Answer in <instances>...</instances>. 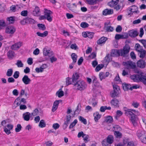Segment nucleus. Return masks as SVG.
Masks as SVG:
<instances>
[{
    "mask_svg": "<svg viewBox=\"0 0 146 146\" xmlns=\"http://www.w3.org/2000/svg\"><path fill=\"white\" fill-rule=\"evenodd\" d=\"M25 20V22L27 23L32 24H34L35 23V21L34 19L29 17H27Z\"/></svg>",
    "mask_w": 146,
    "mask_h": 146,
    "instance_id": "27",
    "label": "nucleus"
},
{
    "mask_svg": "<svg viewBox=\"0 0 146 146\" xmlns=\"http://www.w3.org/2000/svg\"><path fill=\"white\" fill-rule=\"evenodd\" d=\"M43 54L44 56H47L48 55L49 57L53 55V52L50 50L46 48H43Z\"/></svg>",
    "mask_w": 146,
    "mask_h": 146,
    "instance_id": "12",
    "label": "nucleus"
},
{
    "mask_svg": "<svg viewBox=\"0 0 146 146\" xmlns=\"http://www.w3.org/2000/svg\"><path fill=\"white\" fill-rule=\"evenodd\" d=\"M31 113L29 112H26L23 115V117L24 119L26 121H29L30 119Z\"/></svg>",
    "mask_w": 146,
    "mask_h": 146,
    "instance_id": "21",
    "label": "nucleus"
},
{
    "mask_svg": "<svg viewBox=\"0 0 146 146\" xmlns=\"http://www.w3.org/2000/svg\"><path fill=\"white\" fill-rule=\"evenodd\" d=\"M39 12L40 9L38 7H36L33 11L34 13L35 14V13L36 15H37L38 14Z\"/></svg>",
    "mask_w": 146,
    "mask_h": 146,
    "instance_id": "56",
    "label": "nucleus"
},
{
    "mask_svg": "<svg viewBox=\"0 0 146 146\" xmlns=\"http://www.w3.org/2000/svg\"><path fill=\"white\" fill-rule=\"evenodd\" d=\"M119 2V0H111V1L108 3L109 6L111 7H113L117 5Z\"/></svg>",
    "mask_w": 146,
    "mask_h": 146,
    "instance_id": "22",
    "label": "nucleus"
},
{
    "mask_svg": "<svg viewBox=\"0 0 146 146\" xmlns=\"http://www.w3.org/2000/svg\"><path fill=\"white\" fill-rule=\"evenodd\" d=\"M111 55L112 56L118 57L120 56L119 50L114 49L111 50Z\"/></svg>",
    "mask_w": 146,
    "mask_h": 146,
    "instance_id": "14",
    "label": "nucleus"
},
{
    "mask_svg": "<svg viewBox=\"0 0 146 146\" xmlns=\"http://www.w3.org/2000/svg\"><path fill=\"white\" fill-rule=\"evenodd\" d=\"M123 89L125 90H127L129 89L131 90V85L129 84L123 83Z\"/></svg>",
    "mask_w": 146,
    "mask_h": 146,
    "instance_id": "33",
    "label": "nucleus"
},
{
    "mask_svg": "<svg viewBox=\"0 0 146 146\" xmlns=\"http://www.w3.org/2000/svg\"><path fill=\"white\" fill-rule=\"evenodd\" d=\"M78 121L77 119H75L74 121L70 124V125L69 128L70 129L72 128L73 127L75 126V125L77 123Z\"/></svg>",
    "mask_w": 146,
    "mask_h": 146,
    "instance_id": "43",
    "label": "nucleus"
},
{
    "mask_svg": "<svg viewBox=\"0 0 146 146\" xmlns=\"http://www.w3.org/2000/svg\"><path fill=\"white\" fill-rule=\"evenodd\" d=\"M92 78L93 80L92 82L94 86H99L100 83L97 80V78L95 76H93L92 77Z\"/></svg>",
    "mask_w": 146,
    "mask_h": 146,
    "instance_id": "26",
    "label": "nucleus"
},
{
    "mask_svg": "<svg viewBox=\"0 0 146 146\" xmlns=\"http://www.w3.org/2000/svg\"><path fill=\"white\" fill-rule=\"evenodd\" d=\"M131 105L134 108H137L139 106V104L137 102H133L132 103Z\"/></svg>",
    "mask_w": 146,
    "mask_h": 146,
    "instance_id": "59",
    "label": "nucleus"
},
{
    "mask_svg": "<svg viewBox=\"0 0 146 146\" xmlns=\"http://www.w3.org/2000/svg\"><path fill=\"white\" fill-rule=\"evenodd\" d=\"M93 115L94 117V119L95 121L97 122L98 120L100 118V115L99 114V113L98 112H96L94 113Z\"/></svg>",
    "mask_w": 146,
    "mask_h": 146,
    "instance_id": "31",
    "label": "nucleus"
},
{
    "mask_svg": "<svg viewBox=\"0 0 146 146\" xmlns=\"http://www.w3.org/2000/svg\"><path fill=\"white\" fill-rule=\"evenodd\" d=\"M81 105L80 104H78L77 107L76 109L74 111L75 114H78L79 113L81 110Z\"/></svg>",
    "mask_w": 146,
    "mask_h": 146,
    "instance_id": "35",
    "label": "nucleus"
},
{
    "mask_svg": "<svg viewBox=\"0 0 146 146\" xmlns=\"http://www.w3.org/2000/svg\"><path fill=\"white\" fill-rule=\"evenodd\" d=\"M73 84L77 88L78 90L80 91L84 90L87 87L86 82L81 80H79Z\"/></svg>",
    "mask_w": 146,
    "mask_h": 146,
    "instance_id": "4",
    "label": "nucleus"
},
{
    "mask_svg": "<svg viewBox=\"0 0 146 146\" xmlns=\"http://www.w3.org/2000/svg\"><path fill=\"white\" fill-rule=\"evenodd\" d=\"M52 14V12L50 10L46 9H44V15L47 19L49 22H51L52 21V18L50 15Z\"/></svg>",
    "mask_w": 146,
    "mask_h": 146,
    "instance_id": "7",
    "label": "nucleus"
},
{
    "mask_svg": "<svg viewBox=\"0 0 146 146\" xmlns=\"http://www.w3.org/2000/svg\"><path fill=\"white\" fill-rule=\"evenodd\" d=\"M16 65L17 66L18 68L22 67L23 66V63L20 60H17Z\"/></svg>",
    "mask_w": 146,
    "mask_h": 146,
    "instance_id": "42",
    "label": "nucleus"
},
{
    "mask_svg": "<svg viewBox=\"0 0 146 146\" xmlns=\"http://www.w3.org/2000/svg\"><path fill=\"white\" fill-rule=\"evenodd\" d=\"M129 36L131 37H135L138 34V32L136 30H132L129 32Z\"/></svg>",
    "mask_w": 146,
    "mask_h": 146,
    "instance_id": "20",
    "label": "nucleus"
},
{
    "mask_svg": "<svg viewBox=\"0 0 146 146\" xmlns=\"http://www.w3.org/2000/svg\"><path fill=\"white\" fill-rule=\"evenodd\" d=\"M130 50L129 45L126 44L122 49H119L120 56L126 57L128 56Z\"/></svg>",
    "mask_w": 146,
    "mask_h": 146,
    "instance_id": "3",
    "label": "nucleus"
},
{
    "mask_svg": "<svg viewBox=\"0 0 146 146\" xmlns=\"http://www.w3.org/2000/svg\"><path fill=\"white\" fill-rule=\"evenodd\" d=\"M22 81L25 84L28 85L30 83L31 80L27 75H25L23 78Z\"/></svg>",
    "mask_w": 146,
    "mask_h": 146,
    "instance_id": "13",
    "label": "nucleus"
},
{
    "mask_svg": "<svg viewBox=\"0 0 146 146\" xmlns=\"http://www.w3.org/2000/svg\"><path fill=\"white\" fill-rule=\"evenodd\" d=\"M19 72L18 71H15L14 73L13 77L14 78L17 79L19 76Z\"/></svg>",
    "mask_w": 146,
    "mask_h": 146,
    "instance_id": "58",
    "label": "nucleus"
},
{
    "mask_svg": "<svg viewBox=\"0 0 146 146\" xmlns=\"http://www.w3.org/2000/svg\"><path fill=\"white\" fill-rule=\"evenodd\" d=\"M39 52V50L38 48H36L34 51L33 54L34 55H38Z\"/></svg>",
    "mask_w": 146,
    "mask_h": 146,
    "instance_id": "64",
    "label": "nucleus"
},
{
    "mask_svg": "<svg viewBox=\"0 0 146 146\" xmlns=\"http://www.w3.org/2000/svg\"><path fill=\"white\" fill-rule=\"evenodd\" d=\"M13 70L12 69L10 68L7 70L6 75L8 76H11L12 74Z\"/></svg>",
    "mask_w": 146,
    "mask_h": 146,
    "instance_id": "44",
    "label": "nucleus"
},
{
    "mask_svg": "<svg viewBox=\"0 0 146 146\" xmlns=\"http://www.w3.org/2000/svg\"><path fill=\"white\" fill-rule=\"evenodd\" d=\"M13 126L12 124H8L7 126H4V131L7 134L9 135L11 133L10 130L13 129Z\"/></svg>",
    "mask_w": 146,
    "mask_h": 146,
    "instance_id": "8",
    "label": "nucleus"
},
{
    "mask_svg": "<svg viewBox=\"0 0 146 146\" xmlns=\"http://www.w3.org/2000/svg\"><path fill=\"white\" fill-rule=\"evenodd\" d=\"M108 38L106 37H102L101 38L97 41V43L99 44H104L106 41L107 40Z\"/></svg>",
    "mask_w": 146,
    "mask_h": 146,
    "instance_id": "23",
    "label": "nucleus"
},
{
    "mask_svg": "<svg viewBox=\"0 0 146 146\" xmlns=\"http://www.w3.org/2000/svg\"><path fill=\"white\" fill-rule=\"evenodd\" d=\"M88 24L86 22H82L80 24V26L84 28L88 27Z\"/></svg>",
    "mask_w": 146,
    "mask_h": 146,
    "instance_id": "51",
    "label": "nucleus"
},
{
    "mask_svg": "<svg viewBox=\"0 0 146 146\" xmlns=\"http://www.w3.org/2000/svg\"><path fill=\"white\" fill-rule=\"evenodd\" d=\"M106 121L108 123H111L112 122V117L110 116H109L107 117L106 119Z\"/></svg>",
    "mask_w": 146,
    "mask_h": 146,
    "instance_id": "48",
    "label": "nucleus"
},
{
    "mask_svg": "<svg viewBox=\"0 0 146 146\" xmlns=\"http://www.w3.org/2000/svg\"><path fill=\"white\" fill-rule=\"evenodd\" d=\"M88 3L90 5H93L96 2V0H86Z\"/></svg>",
    "mask_w": 146,
    "mask_h": 146,
    "instance_id": "55",
    "label": "nucleus"
},
{
    "mask_svg": "<svg viewBox=\"0 0 146 146\" xmlns=\"http://www.w3.org/2000/svg\"><path fill=\"white\" fill-rule=\"evenodd\" d=\"M109 74V73L108 72H106L105 73L103 72H100L99 74L100 80L102 81L103 79H105L108 76Z\"/></svg>",
    "mask_w": 146,
    "mask_h": 146,
    "instance_id": "15",
    "label": "nucleus"
},
{
    "mask_svg": "<svg viewBox=\"0 0 146 146\" xmlns=\"http://www.w3.org/2000/svg\"><path fill=\"white\" fill-rule=\"evenodd\" d=\"M143 73L141 72L139 74H134L130 76V78L136 82H141L146 85V76L143 75Z\"/></svg>",
    "mask_w": 146,
    "mask_h": 146,
    "instance_id": "1",
    "label": "nucleus"
},
{
    "mask_svg": "<svg viewBox=\"0 0 146 146\" xmlns=\"http://www.w3.org/2000/svg\"><path fill=\"white\" fill-rule=\"evenodd\" d=\"M96 54L95 52H92V54L89 56V57L91 59H93L96 57Z\"/></svg>",
    "mask_w": 146,
    "mask_h": 146,
    "instance_id": "53",
    "label": "nucleus"
},
{
    "mask_svg": "<svg viewBox=\"0 0 146 146\" xmlns=\"http://www.w3.org/2000/svg\"><path fill=\"white\" fill-rule=\"evenodd\" d=\"M16 31L15 29L13 26H8L6 28V33L9 34H13Z\"/></svg>",
    "mask_w": 146,
    "mask_h": 146,
    "instance_id": "9",
    "label": "nucleus"
},
{
    "mask_svg": "<svg viewBox=\"0 0 146 146\" xmlns=\"http://www.w3.org/2000/svg\"><path fill=\"white\" fill-rule=\"evenodd\" d=\"M38 26L40 29H42V30H45L46 27L43 24H38Z\"/></svg>",
    "mask_w": 146,
    "mask_h": 146,
    "instance_id": "52",
    "label": "nucleus"
},
{
    "mask_svg": "<svg viewBox=\"0 0 146 146\" xmlns=\"http://www.w3.org/2000/svg\"><path fill=\"white\" fill-rule=\"evenodd\" d=\"M110 22H105L104 24L105 29L108 32L113 31V28L110 25Z\"/></svg>",
    "mask_w": 146,
    "mask_h": 146,
    "instance_id": "11",
    "label": "nucleus"
},
{
    "mask_svg": "<svg viewBox=\"0 0 146 146\" xmlns=\"http://www.w3.org/2000/svg\"><path fill=\"white\" fill-rule=\"evenodd\" d=\"M61 90V89H60L56 93V95L59 98H61L64 95V92L62 90L60 91Z\"/></svg>",
    "mask_w": 146,
    "mask_h": 146,
    "instance_id": "38",
    "label": "nucleus"
},
{
    "mask_svg": "<svg viewBox=\"0 0 146 146\" xmlns=\"http://www.w3.org/2000/svg\"><path fill=\"white\" fill-rule=\"evenodd\" d=\"M21 46L20 42L17 43L13 45L11 47V48L13 50H16L19 49Z\"/></svg>",
    "mask_w": 146,
    "mask_h": 146,
    "instance_id": "24",
    "label": "nucleus"
},
{
    "mask_svg": "<svg viewBox=\"0 0 146 146\" xmlns=\"http://www.w3.org/2000/svg\"><path fill=\"white\" fill-rule=\"evenodd\" d=\"M72 58L73 60V63H75L77 61V56L74 53H73L71 54Z\"/></svg>",
    "mask_w": 146,
    "mask_h": 146,
    "instance_id": "36",
    "label": "nucleus"
},
{
    "mask_svg": "<svg viewBox=\"0 0 146 146\" xmlns=\"http://www.w3.org/2000/svg\"><path fill=\"white\" fill-rule=\"evenodd\" d=\"M71 79L70 78H68L66 79V84L68 86L71 84H72V82L71 81Z\"/></svg>",
    "mask_w": 146,
    "mask_h": 146,
    "instance_id": "50",
    "label": "nucleus"
},
{
    "mask_svg": "<svg viewBox=\"0 0 146 146\" xmlns=\"http://www.w3.org/2000/svg\"><path fill=\"white\" fill-rule=\"evenodd\" d=\"M21 15L23 16L26 17L28 15V11L27 10H24L21 12Z\"/></svg>",
    "mask_w": 146,
    "mask_h": 146,
    "instance_id": "54",
    "label": "nucleus"
},
{
    "mask_svg": "<svg viewBox=\"0 0 146 146\" xmlns=\"http://www.w3.org/2000/svg\"><path fill=\"white\" fill-rule=\"evenodd\" d=\"M107 142L111 144L113 142V137L112 135H109L107 138L106 140Z\"/></svg>",
    "mask_w": 146,
    "mask_h": 146,
    "instance_id": "30",
    "label": "nucleus"
},
{
    "mask_svg": "<svg viewBox=\"0 0 146 146\" xmlns=\"http://www.w3.org/2000/svg\"><path fill=\"white\" fill-rule=\"evenodd\" d=\"M8 58L9 59H13L14 56V52L12 50H9L7 53Z\"/></svg>",
    "mask_w": 146,
    "mask_h": 146,
    "instance_id": "29",
    "label": "nucleus"
},
{
    "mask_svg": "<svg viewBox=\"0 0 146 146\" xmlns=\"http://www.w3.org/2000/svg\"><path fill=\"white\" fill-rule=\"evenodd\" d=\"M110 104L111 106L115 107H118L119 106V101L116 98H114L110 101Z\"/></svg>",
    "mask_w": 146,
    "mask_h": 146,
    "instance_id": "16",
    "label": "nucleus"
},
{
    "mask_svg": "<svg viewBox=\"0 0 146 146\" xmlns=\"http://www.w3.org/2000/svg\"><path fill=\"white\" fill-rule=\"evenodd\" d=\"M38 113V110L37 109H35L34 110L33 112L31 113V115L33 116H35L37 115Z\"/></svg>",
    "mask_w": 146,
    "mask_h": 146,
    "instance_id": "57",
    "label": "nucleus"
},
{
    "mask_svg": "<svg viewBox=\"0 0 146 146\" xmlns=\"http://www.w3.org/2000/svg\"><path fill=\"white\" fill-rule=\"evenodd\" d=\"M126 113L131 116V120L133 124L135 125L136 124V116L139 115L138 111L132 109H127L125 110Z\"/></svg>",
    "mask_w": 146,
    "mask_h": 146,
    "instance_id": "2",
    "label": "nucleus"
},
{
    "mask_svg": "<svg viewBox=\"0 0 146 146\" xmlns=\"http://www.w3.org/2000/svg\"><path fill=\"white\" fill-rule=\"evenodd\" d=\"M104 66V65L102 64H100L98 65L95 69V70L96 72H98Z\"/></svg>",
    "mask_w": 146,
    "mask_h": 146,
    "instance_id": "45",
    "label": "nucleus"
},
{
    "mask_svg": "<svg viewBox=\"0 0 146 146\" xmlns=\"http://www.w3.org/2000/svg\"><path fill=\"white\" fill-rule=\"evenodd\" d=\"M123 65L127 69H134L136 67L135 64L131 61L129 60L123 62Z\"/></svg>",
    "mask_w": 146,
    "mask_h": 146,
    "instance_id": "5",
    "label": "nucleus"
},
{
    "mask_svg": "<svg viewBox=\"0 0 146 146\" xmlns=\"http://www.w3.org/2000/svg\"><path fill=\"white\" fill-rule=\"evenodd\" d=\"M50 62L52 63H53L54 62L56 61L57 60L56 58L54 56H52V57L50 58Z\"/></svg>",
    "mask_w": 146,
    "mask_h": 146,
    "instance_id": "60",
    "label": "nucleus"
},
{
    "mask_svg": "<svg viewBox=\"0 0 146 146\" xmlns=\"http://www.w3.org/2000/svg\"><path fill=\"white\" fill-rule=\"evenodd\" d=\"M128 35L127 34L126 35H121L117 34L115 35V38L116 40H118L121 39H126L128 37Z\"/></svg>",
    "mask_w": 146,
    "mask_h": 146,
    "instance_id": "17",
    "label": "nucleus"
},
{
    "mask_svg": "<svg viewBox=\"0 0 146 146\" xmlns=\"http://www.w3.org/2000/svg\"><path fill=\"white\" fill-rule=\"evenodd\" d=\"M22 126L21 124H18L17 125V127L15 128V131L16 132H19L21 130Z\"/></svg>",
    "mask_w": 146,
    "mask_h": 146,
    "instance_id": "49",
    "label": "nucleus"
},
{
    "mask_svg": "<svg viewBox=\"0 0 146 146\" xmlns=\"http://www.w3.org/2000/svg\"><path fill=\"white\" fill-rule=\"evenodd\" d=\"M36 34L38 36L41 37H44L48 35V32L45 31L43 33H41L39 32L36 33Z\"/></svg>",
    "mask_w": 146,
    "mask_h": 146,
    "instance_id": "28",
    "label": "nucleus"
},
{
    "mask_svg": "<svg viewBox=\"0 0 146 146\" xmlns=\"http://www.w3.org/2000/svg\"><path fill=\"white\" fill-rule=\"evenodd\" d=\"M80 77L78 73L77 72L73 74L72 77V84L75 83L78 81L77 80Z\"/></svg>",
    "mask_w": 146,
    "mask_h": 146,
    "instance_id": "18",
    "label": "nucleus"
},
{
    "mask_svg": "<svg viewBox=\"0 0 146 146\" xmlns=\"http://www.w3.org/2000/svg\"><path fill=\"white\" fill-rule=\"evenodd\" d=\"M79 119L82 123H83L84 124H87V121L86 119L84 117L81 116H80L79 118Z\"/></svg>",
    "mask_w": 146,
    "mask_h": 146,
    "instance_id": "46",
    "label": "nucleus"
},
{
    "mask_svg": "<svg viewBox=\"0 0 146 146\" xmlns=\"http://www.w3.org/2000/svg\"><path fill=\"white\" fill-rule=\"evenodd\" d=\"M35 70L37 73L42 72L43 71V70H42V68H41V67L39 68H36L35 69Z\"/></svg>",
    "mask_w": 146,
    "mask_h": 146,
    "instance_id": "63",
    "label": "nucleus"
},
{
    "mask_svg": "<svg viewBox=\"0 0 146 146\" xmlns=\"http://www.w3.org/2000/svg\"><path fill=\"white\" fill-rule=\"evenodd\" d=\"M46 126V124L44 122V120H41L39 123L38 126L41 128H43L45 127Z\"/></svg>",
    "mask_w": 146,
    "mask_h": 146,
    "instance_id": "37",
    "label": "nucleus"
},
{
    "mask_svg": "<svg viewBox=\"0 0 146 146\" xmlns=\"http://www.w3.org/2000/svg\"><path fill=\"white\" fill-rule=\"evenodd\" d=\"M114 134L117 138H120L122 137V134L119 131H115Z\"/></svg>",
    "mask_w": 146,
    "mask_h": 146,
    "instance_id": "40",
    "label": "nucleus"
},
{
    "mask_svg": "<svg viewBox=\"0 0 146 146\" xmlns=\"http://www.w3.org/2000/svg\"><path fill=\"white\" fill-rule=\"evenodd\" d=\"M129 11L133 12L134 13H139V12L138 11V7L136 6L132 5L128 9Z\"/></svg>",
    "mask_w": 146,
    "mask_h": 146,
    "instance_id": "19",
    "label": "nucleus"
},
{
    "mask_svg": "<svg viewBox=\"0 0 146 146\" xmlns=\"http://www.w3.org/2000/svg\"><path fill=\"white\" fill-rule=\"evenodd\" d=\"M145 134H146L145 131L142 129L138 130L137 132V135L140 140L141 138L145 136Z\"/></svg>",
    "mask_w": 146,
    "mask_h": 146,
    "instance_id": "10",
    "label": "nucleus"
},
{
    "mask_svg": "<svg viewBox=\"0 0 146 146\" xmlns=\"http://www.w3.org/2000/svg\"><path fill=\"white\" fill-rule=\"evenodd\" d=\"M139 52L140 53V58H143L145 57L146 54V51L145 50H143Z\"/></svg>",
    "mask_w": 146,
    "mask_h": 146,
    "instance_id": "41",
    "label": "nucleus"
},
{
    "mask_svg": "<svg viewBox=\"0 0 146 146\" xmlns=\"http://www.w3.org/2000/svg\"><path fill=\"white\" fill-rule=\"evenodd\" d=\"M113 13L112 9H105L103 12V15H110L113 14Z\"/></svg>",
    "mask_w": 146,
    "mask_h": 146,
    "instance_id": "25",
    "label": "nucleus"
},
{
    "mask_svg": "<svg viewBox=\"0 0 146 146\" xmlns=\"http://www.w3.org/2000/svg\"><path fill=\"white\" fill-rule=\"evenodd\" d=\"M7 20L9 21L10 24L13 23L15 21L14 17H10L7 18Z\"/></svg>",
    "mask_w": 146,
    "mask_h": 146,
    "instance_id": "39",
    "label": "nucleus"
},
{
    "mask_svg": "<svg viewBox=\"0 0 146 146\" xmlns=\"http://www.w3.org/2000/svg\"><path fill=\"white\" fill-rule=\"evenodd\" d=\"M122 30V28L120 26H118L116 29V31L118 33L120 32Z\"/></svg>",
    "mask_w": 146,
    "mask_h": 146,
    "instance_id": "62",
    "label": "nucleus"
},
{
    "mask_svg": "<svg viewBox=\"0 0 146 146\" xmlns=\"http://www.w3.org/2000/svg\"><path fill=\"white\" fill-rule=\"evenodd\" d=\"M103 146H111V144H109L106 140H104L102 142Z\"/></svg>",
    "mask_w": 146,
    "mask_h": 146,
    "instance_id": "47",
    "label": "nucleus"
},
{
    "mask_svg": "<svg viewBox=\"0 0 146 146\" xmlns=\"http://www.w3.org/2000/svg\"><path fill=\"white\" fill-rule=\"evenodd\" d=\"M113 90L111 93V96L112 98L117 97L119 94V87L116 85H113Z\"/></svg>",
    "mask_w": 146,
    "mask_h": 146,
    "instance_id": "6",
    "label": "nucleus"
},
{
    "mask_svg": "<svg viewBox=\"0 0 146 146\" xmlns=\"http://www.w3.org/2000/svg\"><path fill=\"white\" fill-rule=\"evenodd\" d=\"M71 116L70 115H67L66 117V120L64 123V125H65L66 128L68 126V124L69 123L71 119Z\"/></svg>",
    "mask_w": 146,
    "mask_h": 146,
    "instance_id": "32",
    "label": "nucleus"
},
{
    "mask_svg": "<svg viewBox=\"0 0 146 146\" xmlns=\"http://www.w3.org/2000/svg\"><path fill=\"white\" fill-rule=\"evenodd\" d=\"M60 125L58 123H54L52 125V127L55 130L58 129Z\"/></svg>",
    "mask_w": 146,
    "mask_h": 146,
    "instance_id": "61",
    "label": "nucleus"
},
{
    "mask_svg": "<svg viewBox=\"0 0 146 146\" xmlns=\"http://www.w3.org/2000/svg\"><path fill=\"white\" fill-rule=\"evenodd\" d=\"M135 48L136 50L139 52H140L143 50L142 47L139 44H135Z\"/></svg>",
    "mask_w": 146,
    "mask_h": 146,
    "instance_id": "34",
    "label": "nucleus"
}]
</instances>
